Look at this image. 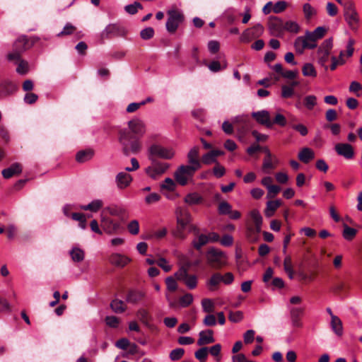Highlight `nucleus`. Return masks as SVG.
<instances>
[{"label": "nucleus", "instance_id": "412c9836", "mask_svg": "<svg viewBox=\"0 0 362 362\" xmlns=\"http://www.w3.org/2000/svg\"><path fill=\"white\" fill-rule=\"evenodd\" d=\"M252 117L260 124L264 125L268 128L272 127L269 113L267 110L254 112L252 113Z\"/></svg>", "mask_w": 362, "mask_h": 362}, {"label": "nucleus", "instance_id": "c9c22d12", "mask_svg": "<svg viewBox=\"0 0 362 362\" xmlns=\"http://www.w3.org/2000/svg\"><path fill=\"white\" fill-rule=\"evenodd\" d=\"M103 203L100 199H95L87 205L81 206V209L85 211H90L92 212L98 211L103 206Z\"/></svg>", "mask_w": 362, "mask_h": 362}, {"label": "nucleus", "instance_id": "393cba45", "mask_svg": "<svg viewBox=\"0 0 362 362\" xmlns=\"http://www.w3.org/2000/svg\"><path fill=\"white\" fill-rule=\"evenodd\" d=\"M213 334L214 332L212 329H206L200 332L199 334V337L197 341V344L199 346H204L214 343L215 341V339L214 338Z\"/></svg>", "mask_w": 362, "mask_h": 362}, {"label": "nucleus", "instance_id": "5701e85b", "mask_svg": "<svg viewBox=\"0 0 362 362\" xmlns=\"http://www.w3.org/2000/svg\"><path fill=\"white\" fill-rule=\"evenodd\" d=\"M184 264L185 261L182 257V283L186 284L189 289H193L197 286V277L194 274H189Z\"/></svg>", "mask_w": 362, "mask_h": 362}, {"label": "nucleus", "instance_id": "c03bdc74", "mask_svg": "<svg viewBox=\"0 0 362 362\" xmlns=\"http://www.w3.org/2000/svg\"><path fill=\"white\" fill-rule=\"evenodd\" d=\"M357 233V230L353 228L344 224L343 230V237L347 240H351L354 238Z\"/></svg>", "mask_w": 362, "mask_h": 362}, {"label": "nucleus", "instance_id": "0e129e2a", "mask_svg": "<svg viewBox=\"0 0 362 362\" xmlns=\"http://www.w3.org/2000/svg\"><path fill=\"white\" fill-rule=\"evenodd\" d=\"M161 197L158 193H151L145 197V202L147 204H151L160 200Z\"/></svg>", "mask_w": 362, "mask_h": 362}, {"label": "nucleus", "instance_id": "c756f323", "mask_svg": "<svg viewBox=\"0 0 362 362\" xmlns=\"http://www.w3.org/2000/svg\"><path fill=\"white\" fill-rule=\"evenodd\" d=\"M94 156V151L91 148L79 151L76 154V160L78 163H85L90 160Z\"/></svg>", "mask_w": 362, "mask_h": 362}, {"label": "nucleus", "instance_id": "ea45409f", "mask_svg": "<svg viewBox=\"0 0 362 362\" xmlns=\"http://www.w3.org/2000/svg\"><path fill=\"white\" fill-rule=\"evenodd\" d=\"M300 25L295 21H288L284 23V31L286 30L288 32L297 34L300 31Z\"/></svg>", "mask_w": 362, "mask_h": 362}, {"label": "nucleus", "instance_id": "58836bf2", "mask_svg": "<svg viewBox=\"0 0 362 362\" xmlns=\"http://www.w3.org/2000/svg\"><path fill=\"white\" fill-rule=\"evenodd\" d=\"M344 52L342 50L339 52V59L334 56L331 57L332 64L330 65V69L332 71L335 70L338 65H343L345 64L346 61L344 59Z\"/></svg>", "mask_w": 362, "mask_h": 362}, {"label": "nucleus", "instance_id": "79ce46f5", "mask_svg": "<svg viewBox=\"0 0 362 362\" xmlns=\"http://www.w3.org/2000/svg\"><path fill=\"white\" fill-rule=\"evenodd\" d=\"M209 243V238L206 235L201 234L199 235L197 240L193 241L194 248L199 250L204 245Z\"/></svg>", "mask_w": 362, "mask_h": 362}, {"label": "nucleus", "instance_id": "f704fd0d", "mask_svg": "<svg viewBox=\"0 0 362 362\" xmlns=\"http://www.w3.org/2000/svg\"><path fill=\"white\" fill-rule=\"evenodd\" d=\"M250 218L252 221L251 225L255 227L262 228V217L257 209H252L250 214Z\"/></svg>", "mask_w": 362, "mask_h": 362}, {"label": "nucleus", "instance_id": "f3484780", "mask_svg": "<svg viewBox=\"0 0 362 362\" xmlns=\"http://www.w3.org/2000/svg\"><path fill=\"white\" fill-rule=\"evenodd\" d=\"M317 47V44L310 42L307 39L306 34L305 36L298 37L294 41V47L297 53L303 54L305 49H314Z\"/></svg>", "mask_w": 362, "mask_h": 362}, {"label": "nucleus", "instance_id": "473e14b6", "mask_svg": "<svg viewBox=\"0 0 362 362\" xmlns=\"http://www.w3.org/2000/svg\"><path fill=\"white\" fill-rule=\"evenodd\" d=\"M331 327L337 336L341 337L343 334L342 322L339 317L332 315V319L331 320Z\"/></svg>", "mask_w": 362, "mask_h": 362}, {"label": "nucleus", "instance_id": "7c9ffc66", "mask_svg": "<svg viewBox=\"0 0 362 362\" xmlns=\"http://www.w3.org/2000/svg\"><path fill=\"white\" fill-rule=\"evenodd\" d=\"M325 33L326 29L324 27H317L313 32L306 31L307 39L315 43L316 40L323 37Z\"/></svg>", "mask_w": 362, "mask_h": 362}, {"label": "nucleus", "instance_id": "de8ad7c7", "mask_svg": "<svg viewBox=\"0 0 362 362\" xmlns=\"http://www.w3.org/2000/svg\"><path fill=\"white\" fill-rule=\"evenodd\" d=\"M201 201H202V197L197 193L189 194L185 198V202L189 204H199Z\"/></svg>", "mask_w": 362, "mask_h": 362}, {"label": "nucleus", "instance_id": "ddd939ff", "mask_svg": "<svg viewBox=\"0 0 362 362\" xmlns=\"http://www.w3.org/2000/svg\"><path fill=\"white\" fill-rule=\"evenodd\" d=\"M107 213L109 215L117 217L122 221H126L129 218V213L127 210L120 205H110L105 207L103 214Z\"/></svg>", "mask_w": 362, "mask_h": 362}, {"label": "nucleus", "instance_id": "a19ab883", "mask_svg": "<svg viewBox=\"0 0 362 362\" xmlns=\"http://www.w3.org/2000/svg\"><path fill=\"white\" fill-rule=\"evenodd\" d=\"M76 31V27L72 25L70 23H67L64 27L63 28L62 30L59 33L57 36L59 37L71 35L74 34Z\"/></svg>", "mask_w": 362, "mask_h": 362}, {"label": "nucleus", "instance_id": "603ef678", "mask_svg": "<svg viewBox=\"0 0 362 362\" xmlns=\"http://www.w3.org/2000/svg\"><path fill=\"white\" fill-rule=\"evenodd\" d=\"M154 35V30L151 27H148L143 29L140 32L141 37L144 40H148L151 39Z\"/></svg>", "mask_w": 362, "mask_h": 362}, {"label": "nucleus", "instance_id": "49530a36", "mask_svg": "<svg viewBox=\"0 0 362 362\" xmlns=\"http://www.w3.org/2000/svg\"><path fill=\"white\" fill-rule=\"evenodd\" d=\"M209 352V348L208 347H202L199 349H198L195 352V357L200 361V362H205L207 359Z\"/></svg>", "mask_w": 362, "mask_h": 362}, {"label": "nucleus", "instance_id": "2eb2a0df", "mask_svg": "<svg viewBox=\"0 0 362 362\" xmlns=\"http://www.w3.org/2000/svg\"><path fill=\"white\" fill-rule=\"evenodd\" d=\"M199 147L194 146L187 155L189 165H185L191 171H196L201 168V161L199 159Z\"/></svg>", "mask_w": 362, "mask_h": 362}, {"label": "nucleus", "instance_id": "b1692460", "mask_svg": "<svg viewBox=\"0 0 362 362\" xmlns=\"http://www.w3.org/2000/svg\"><path fill=\"white\" fill-rule=\"evenodd\" d=\"M146 296L145 292L139 290H130L126 297V301L129 303L136 304L144 300Z\"/></svg>", "mask_w": 362, "mask_h": 362}, {"label": "nucleus", "instance_id": "680f3d73", "mask_svg": "<svg viewBox=\"0 0 362 362\" xmlns=\"http://www.w3.org/2000/svg\"><path fill=\"white\" fill-rule=\"evenodd\" d=\"M354 44H355V40L354 39L349 40V42L346 47V51H344V56H346L348 58L352 57L354 52Z\"/></svg>", "mask_w": 362, "mask_h": 362}, {"label": "nucleus", "instance_id": "0eeeda50", "mask_svg": "<svg viewBox=\"0 0 362 362\" xmlns=\"http://www.w3.org/2000/svg\"><path fill=\"white\" fill-rule=\"evenodd\" d=\"M233 123L240 137L243 136L252 127V121L247 115L235 117Z\"/></svg>", "mask_w": 362, "mask_h": 362}, {"label": "nucleus", "instance_id": "4c0bfd02", "mask_svg": "<svg viewBox=\"0 0 362 362\" xmlns=\"http://www.w3.org/2000/svg\"><path fill=\"white\" fill-rule=\"evenodd\" d=\"M13 62L18 64L16 72L18 74L25 75L28 72L29 65L27 61L22 59L21 57L20 60H14Z\"/></svg>", "mask_w": 362, "mask_h": 362}, {"label": "nucleus", "instance_id": "5fc2aeb1", "mask_svg": "<svg viewBox=\"0 0 362 362\" xmlns=\"http://www.w3.org/2000/svg\"><path fill=\"white\" fill-rule=\"evenodd\" d=\"M295 93V90L292 87H289L286 85H283L281 86V97L283 98H290Z\"/></svg>", "mask_w": 362, "mask_h": 362}, {"label": "nucleus", "instance_id": "dca6fc26", "mask_svg": "<svg viewBox=\"0 0 362 362\" xmlns=\"http://www.w3.org/2000/svg\"><path fill=\"white\" fill-rule=\"evenodd\" d=\"M268 26L272 35L279 37L284 33V23L279 17L270 16Z\"/></svg>", "mask_w": 362, "mask_h": 362}, {"label": "nucleus", "instance_id": "f257e3e1", "mask_svg": "<svg viewBox=\"0 0 362 362\" xmlns=\"http://www.w3.org/2000/svg\"><path fill=\"white\" fill-rule=\"evenodd\" d=\"M130 132L122 130L119 132V141L122 145V151L125 156L130 153H137L141 150L139 139L146 133V126L144 122L138 118L128 122Z\"/></svg>", "mask_w": 362, "mask_h": 362}, {"label": "nucleus", "instance_id": "9d476101", "mask_svg": "<svg viewBox=\"0 0 362 362\" xmlns=\"http://www.w3.org/2000/svg\"><path fill=\"white\" fill-rule=\"evenodd\" d=\"M127 34L126 29L117 24H110L101 33L103 39H110L115 37H124Z\"/></svg>", "mask_w": 362, "mask_h": 362}, {"label": "nucleus", "instance_id": "39448f33", "mask_svg": "<svg viewBox=\"0 0 362 362\" xmlns=\"http://www.w3.org/2000/svg\"><path fill=\"white\" fill-rule=\"evenodd\" d=\"M344 17L349 27L353 30L356 29L358 23V17L355 9L354 4L349 1H346L344 4Z\"/></svg>", "mask_w": 362, "mask_h": 362}, {"label": "nucleus", "instance_id": "864d4df0", "mask_svg": "<svg viewBox=\"0 0 362 362\" xmlns=\"http://www.w3.org/2000/svg\"><path fill=\"white\" fill-rule=\"evenodd\" d=\"M223 276L220 273H214L209 280L208 284L211 287L218 286L222 281Z\"/></svg>", "mask_w": 362, "mask_h": 362}, {"label": "nucleus", "instance_id": "8fccbe9b", "mask_svg": "<svg viewBox=\"0 0 362 362\" xmlns=\"http://www.w3.org/2000/svg\"><path fill=\"white\" fill-rule=\"evenodd\" d=\"M212 172L216 178H220L225 175L226 168L217 162L213 168Z\"/></svg>", "mask_w": 362, "mask_h": 362}, {"label": "nucleus", "instance_id": "3c124183", "mask_svg": "<svg viewBox=\"0 0 362 362\" xmlns=\"http://www.w3.org/2000/svg\"><path fill=\"white\" fill-rule=\"evenodd\" d=\"M303 10L307 20L310 19L316 13L315 8L308 3L303 5Z\"/></svg>", "mask_w": 362, "mask_h": 362}, {"label": "nucleus", "instance_id": "a211bd4d", "mask_svg": "<svg viewBox=\"0 0 362 362\" xmlns=\"http://www.w3.org/2000/svg\"><path fill=\"white\" fill-rule=\"evenodd\" d=\"M101 227L106 233L112 235L118 230L120 227V224L118 222L113 221L110 218L104 216L103 214L102 213Z\"/></svg>", "mask_w": 362, "mask_h": 362}, {"label": "nucleus", "instance_id": "aec40b11", "mask_svg": "<svg viewBox=\"0 0 362 362\" xmlns=\"http://www.w3.org/2000/svg\"><path fill=\"white\" fill-rule=\"evenodd\" d=\"M334 149L338 155L344 156L346 159H351L354 156V148L349 144H337Z\"/></svg>", "mask_w": 362, "mask_h": 362}, {"label": "nucleus", "instance_id": "2f4dec72", "mask_svg": "<svg viewBox=\"0 0 362 362\" xmlns=\"http://www.w3.org/2000/svg\"><path fill=\"white\" fill-rule=\"evenodd\" d=\"M314 158V151L311 148L308 147L302 148V150L298 153V159L304 163H308Z\"/></svg>", "mask_w": 362, "mask_h": 362}, {"label": "nucleus", "instance_id": "7ed1b4c3", "mask_svg": "<svg viewBox=\"0 0 362 362\" xmlns=\"http://www.w3.org/2000/svg\"><path fill=\"white\" fill-rule=\"evenodd\" d=\"M207 264L214 269H221L226 265L227 257L220 250L211 247L206 254Z\"/></svg>", "mask_w": 362, "mask_h": 362}, {"label": "nucleus", "instance_id": "c85d7f7f", "mask_svg": "<svg viewBox=\"0 0 362 362\" xmlns=\"http://www.w3.org/2000/svg\"><path fill=\"white\" fill-rule=\"evenodd\" d=\"M132 181V176L127 173L121 172L116 176L117 185L120 189H124L128 187Z\"/></svg>", "mask_w": 362, "mask_h": 362}, {"label": "nucleus", "instance_id": "cd10ccee", "mask_svg": "<svg viewBox=\"0 0 362 362\" xmlns=\"http://www.w3.org/2000/svg\"><path fill=\"white\" fill-rule=\"evenodd\" d=\"M304 310L302 308H292L291 309V319L293 326L296 327H302V322L300 318L303 316Z\"/></svg>", "mask_w": 362, "mask_h": 362}, {"label": "nucleus", "instance_id": "bf43d9fd", "mask_svg": "<svg viewBox=\"0 0 362 362\" xmlns=\"http://www.w3.org/2000/svg\"><path fill=\"white\" fill-rule=\"evenodd\" d=\"M347 289L348 286L344 282H338L332 288V291L338 294L345 292Z\"/></svg>", "mask_w": 362, "mask_h": 362}, {"label": "nucleus", "instance_id": "6e6552de", "mask_svg": "<svg viewBox=\"0 0 362 362\" xmlns=\"http://www.w3.org/2000/svg\"><path fill=\"white\" fill-rule=\"evenodd\" d=\"M177 185L170 177H166L160 185V190L168 199L175 200L180 197L178 192H176Z\"/></svg>", "mask_w": 362, "mask_h": 362}, {"label": "nucleus", "instance_id": "6e6d98bb", "mask_svg": "<svg viewBox=\"0 0 362 362\" xmlns=\"http://www.w3.org/2000/svg\"><path fill=\"white\" fill-rule=\"evenodd\" d=\"M127 229L131 234L137 235L139 232V222L136 220L130 221L127 225Z\"/></svg>", "mask_w": 362, "mask_h": 362}, {"label": "nucleus", "instance_id": "37998d69", "mask_svg": "<svg viewBox=\"0 0 362 362\" xmlns=\"http://www.w3.org/2000/svg\"><path fill=\"white\" fill-rule=\"evenodd\" d=\"M303 104L306 108L311 110L317 104V98L314 95H309L304 98Z\"/></svg>", "mask_w": 362, "mask_h": 362}, {"label": "nucleus", "instance_id": "338daca9", "mask_svg": "<svg viewBox=\"0 0 362 362\" xmlns=\"http://www.w3.org/2000/svg\"><path fill=\"white\" fill-rule=\"evenodd\" d=\"M338 118L337 112L334 109H329L326 111L325 119L329 122H332Z\"/></svg>", "mask_w": 362, "mask_h": 362}, {"label": "nucleus", "instance_id": "6ab92c4d", "mask_svg": "<svg viewBox=\"0 0 362 362\" xmlns=\"http://www.w3.org/2000/svg\"><path fill=\"white\" fill-rule=\"evenodd\" d=\"M264 151L266 156L263 160L262 170L265 173H269L271 170H274L276 168L278 160L276 158H273L272 154L268 148H264Z\"/></svg>", "mask_w": 362, "mask_h": 362}, {"label": "nucleus", "instance_id": "052dcab7", "mask_svg": "<svg viewBox=\"0 0 362 362\" xmlns=\"http://www.w3.org/2000/svg\"><path fill=\"white\" fill-rule=\"evenodd\" d=\"M332 47V39L329 38L325 40L321 46L318 49L319 52H327L330 53V50Z\"/></svg>", "mask_w": 362, "mask_h": 362}, {"label": "nucleus", "instance_id": "bb28decb", "mask_svg": "<svg viewBox=\"0 0 362 362\" xmlns=\"http://www.w3.org/2000/svg\"><path fill=\"white\" fill-rule=\"evenodd\" d=\"M261 228L255 227L251 224H247L246 226L245 235L248 241L250 243H255L258 240Z\"/></svg>", "mask_w": 362, "mask_h": 362}, {"label": "nucleus", "instance_id": "09e8293b", "mask_svg": "<svg viewBox=\"0 0 362 362\" xmlns=\"http://www.w3.org/2000/svg\"><path fill=\"white\" fill-rule=\"evenodd\" d=\"M143 6L139 2L135 1L132 4L127 5L124 10L129 14L134 15L137 13L139 9H142Z\"/></svg>", "mask_w": 362, "mask_h": 362}, {"label": "nucleus", "instance_id": "e433bc0d", "mask_svg": "<svg viewBox=\"0 0 362 362\" xmlns=\"http://www.w3.org/2000/svg\"><path fill=\"white\" fill-rule=\"evenodd\" d=\"M71 259L75 262H81L84 259L85 252L78 247H73L70 251Z\"/></svg>", "mask_w": 362, "mask_h": 362}, {"label": "nucleus", "instance_id": "e2e57ef3", "mask_svg": "<svg viewBox=\"0 0 362 362\" xmlns=\"http://www.w3.org/2000/svg\"><path fill=\"white\" fill-rule=\"evenodd\" d=\"M272 125L277 124L280 127H284L286 124V119L281 114H276L274 119L272 121Z\"/></svg>", "mask_w": 362, "mask_h": 362}, {"label": "nucleus", "instance_id": "69168bd1", "mask_svg": "<svg viewBox=\"0 0 362 362\" xmlns=\"http://www.w3.org/2000/svg\"><path fill=\"white\" fill-rule=\"evenodd\" d=\"M105 320L106 324L112 328L117 327L119 323V318L115 316H107Z\"/></svg>", "mask_w": 362, "mask_h": 362}, {"label": "nucleus", "instance_id": "13d9d810", "mask_svg": "<svg viewBox=\"0 0 362 362\" xmlns=\"http://www.w3.org/2000/svg\"><path fill=\"white\" fill-rule=\"evenodd\" d=\"M231 211V205L227 202H222L218 206V213L220 214L226 215L229 214Z\"/></svg>", "mask_w": 362, "mask_h": 362}, {"label": "nucleus", "instance_id": "20e7f679", "mask_svg": "<svg viewBox=\"0 0 362 362\" xmlns=\"http://www.w3.org/2000/svg\"><path fill=\"white\" fill-rule=\"evenodd\" d=\"M166 293L165 297L170 308H177L181 305V297L175 298L174 293L178 288V284L174 277L168 276L165 279Z\"/></svg>", "mask_w": 362, "mask_h": 362}, {"label": "nucleus", "instance_id": "423d86ee", "mask_svg": "<svg viewBox=\"0 0 362 362\" xmlns=\"http://www.w3.org/2000/svg\"><path fill=\"white\" fill-rule=\"evenodd\" d=\"M151 161V165L146 168L145 171L150 178L157 180L165 173L169 168V165L165 162Z\"/></svg>", "mask_w": 362, "mask_h": 362}, {"label": "nucleus", "instance_id": "4d7b16f0", "mask_svg": "<svg viewBox=\"0 0 362 362\" xmlns=\"http://www.w3.org/2000/svg\"><path fill=\"white\" fill-rule=\"evenodd\" d=\"M202 305L203 308V310L206 313H212L214 311V303L211 299L209 298H204L202 301Z\"/></svg>", "mask_w": 362, "mask_h": 362}, {"label": "nucleus", "instance_id": "72a5a7b5", "mask_svg": "<svg viewBox=\"0 0 362 362\" xmlns=\"http://www.w3.org/2000/svg\"><path fill=\"white\" fill-rule=\"evenodd\" d=\"M110 308L115 313H122L127 310V305L122 300L114 299L110 303Z\"/></svg>", "mask_w": 362, "mask_h": 362}, {"label": "nucleus", "instance_id": "1a4fd4ad", "mask_svg": "<svg viewBox=\"0 0 362 362\" xmlns=\"http://www.w3.org/2000/svg\"><path fill=\"white\" fill-rule=\"evenodd\" d=\"M149 159L156 160V158L170 159L173 156V152L170 149H168L160 145H152L149 148Z\"/></svg>", "mask_w": 362, "mask_h": 362}, {"label": "nucleus", "instance_id": "f8f14e48", "mask_svg": "<svg viewBox=\"0 0 362 362\" xmlns=\"http://www.w3.org/2000/svg\"><path fill=\"white\" fill-rule=\"evenodd\" d=\"M168 21L166 22V29L169 33H175L181 21V14L177 9H170L168 11Z\"/></svg>", "mask_w": 362, "mask_h": 362}, {"label": "nucleus", "instance_id": "f03ea898", "mask_svg": "<svg viewBox=\"0 0 362 362\" xmlns=\"http://www.w3.org/2000/svg\"><path fill=\"white\" fill-rule=\"evenodd\" d=\"M33 45V42H31L27 36L22 35L19 37L13 45L12 52L8 53L6 55L7 60L9 62L20 60L21 54Z\"/></svg>", "mask_w": 362, "mask_h": 362}, {"label": "nucleus", "instance_id": "a878e982", "mask_svg": "<svg viewBox=\"0 0 362 362\" xmlns=\"http://www.w3.org/2000/svg\"><path fill=\"white\" fill-rule=\"evenodd\" d=\"M22 172V166L18 163H13L10 167L2 170V176L5 179H9L14 175H19Z\"/></svg>", "mask_w": 362, "mask_h": 362}, {"label": "nucleus", "instance_id": "774afa93", "mask_svg": "<svg viewBox=\"0 0 362 362\" xmlns=\"http://www.w3.org/2000/svg\"><path fill=\"white\" fill-rule=\"evenodd\" d=\"M287 7V3L284 1H277L273 6V11L275 13H279L284 11Z\"/></svg>", "mask_w": 362, "mask_h": 362}, {"label": "nucleus", "instance_id": "4be33fe9", "mask_svg": "<svg viewBox=\"0 0 362 362\" xmlns=\"http://www.w3.org/2000/svg\"><path fill=\"white\" fill-rule=\"evenodd\" d=\"M109 261L115 267H124L131 262V259L119 253H113L110 256Z\"/></svg>", "mask_w": 362, "mask_h": 362}, {"label": "nucleus", "instance_id": "a18cd8bd", "mask_svg": "<svg viewBox=\"0 0 362 362\" xmlns=\"http://www.w3.org/2000/svg\"><path fill=\"white\" fill-rule=\"evenodd\" d=\"M302 72L305 76L315 77L317 75V72L315 67L310 63H306L304 64L302 69Z\"/></svg>", "mask_w": 362, "mask_h": 362}, {"label": "nucleus", "instance_id": "4468645a", "mask_svg": "<svg viewBox=\"0 0 362 362\" xmlns=\"http://www.w3.org/2000/svg\"><path fill=\"white\" fill-rule=\"evenodd\" d=\"M264 32V27L260 23L255 25L252 28L246 29L240 37L242 42H249L262 35Z\"/></svg>", "mask_w": 362, "mask_h": 362}, {"label": "nucleus", "instance_id": "9b49d317", "mask_svg": "<svg viewBox=\"0 0 362 362\" xmlns=\"http://www.w3.org/2000/svg\"><path fill=\"white\" fill-rule=\"evenodd\" d=\"M18 88L16 83L10 79L0 80V98H6L15 94Z\"/></svg>", "mask_w": 362, "mask_h": 362}]
</instances>
